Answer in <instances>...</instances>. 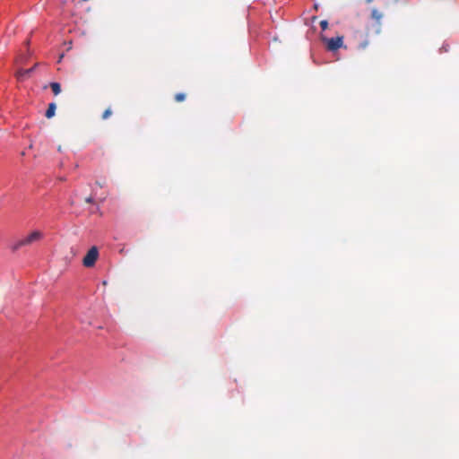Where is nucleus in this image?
I'll list each match as a JSON object with an SVG mask.
<instances>
[{"instance_id":"f257e3e1","label":"nucleus","mask_w":459,"mask_h":459,"mask_svg":"<svg viewBox=\"0 0 459 459\" xmlns=\"http://www.w3.org/2000/svg\"><path fill=\"white\" fill-rule=\"evenodd\" d=\"M43 238V233L39 230H34L31 233H30L28 236L17 240L13 246L12 249L13 251L19 249L22 247L24 246H30L35 242H38L41 240Z\"/></svg>"},{"instance_id":"f03ea898","label":"nucleus","mask_w":459,"mask_h":459,"mask_svg":"<svg viewBox=\"0 0 459 459\" xmlns=\"http://www.w3.org/2000/svg\"><path fill=\"white\" fill-rule=\"evenodd\" d=\"M98 257H99L98 247L93 246L89 249V251L83 257L82 264L87 268H91L95 264L96 261L98 260Z\"/></svg>"},{"instance_id":"7ed1b4c3","label":"nucleus","mask_w":459,"mask_h":459,"mask_svg":"<svg viewBox=\"0 0 459 459\" xmlns=\"http://www.w3.org/2000/svg\"><path fill=\"white\" fill-rule=\"evenodd\" d=\"M322 39L326 43V48L329 51H336L343 46L342 36H338L331 39L322 38Z\"/></svg>"},{"instance_id":"20e7f679","label":"nucleus","mask_w":459,"mask_h":459,"mask_svg":"<svg viewBox=\"0 0 459 459\" xmlns=\"http://www.w3.org/2000/svg\"><path fill=\"white\" fill-rule=\"evenodd\" d=\"M371 18L377 22L375 33L379 34L381 32V19L383 18V13L377 9L374 8L371 11Z\"/></svg>"},{"instance_id":"39448f33","label":"nucleus","mask_w":459,"mask_h":459,"mask_svg":"<svg viewBox=\"0 0 459 459\" xmlns=\"http://www.w3.org/2000/svg\"><path fill=\"white\" fill-rule=\"evenodd\" d=\"M37 65L30 69H21L16 73V77L19 81H23L28 78L30 74L34 71Z\"/></svg>"},{"instance_id":"423d86ee","label":"nucleus","mask_w":459,"mask_h":459,"mask_svg":"<svg viewBox=\"0 0 459 459\" xmlns=\"http://www.w3.org/2000/svg\"><path fill=\"white\" fill-rule=\"evenodd\" d=\"M56 108V106L55 103H53V102L49 103L48 104V109L46 111V115H45L46 117L51 118L52 117H54Z\"/></svg>"},{"instance_id":"0eeeda50","label":"nucleus","mask_w":459,"mask_h":459,"mask_svg":"<svg viewBox=\"0 0 459 459\" xmlns=\"http://www.w3.org/2000/svg\"><path fill=\"white\" fill-rule=\"evenodd\" d=\"M50 88L55 95H57L61 92V85L58 82H51Z\"/></svg>"},{"instance_id":"6e6552de","label":"nucleus","mask_w":459,"mask_h":459,"mask_svg":"<svg viewBox=\"0 0 459 459\" xmlns=\"http://www.w3.org/2000/svg\"><path fill=\"white\" fill-rule=\"evenodd\" d=\"M174 98L177 102H182L186 100V95L183 92H179V93H177Z\"/></svg>"},{"instance_id":"1a4fd4ad","label":"nucleus","mask_w":459,"mask_h":459,"mask_svg":"<svg viewBox=\"0 0 459 459\" xmlns=\"http://www.w3.org/2000/svg\"><path fill=\"white\" fill-rule=\"evenodd\" d=\"M369 45V40L368 39H364L362 41H360L358 45V48L359 49H365L368 48V46Z\"/></svg>"},{"instance_id":"9d476101","label":"nucleus","mask_w":459,"mask_h":459,"mask_svg":"<svg viewBox=\"0 0 459 459\" xmlns=\"http://www.w3.org/2000/svg\"><path fill=\"white\" fill-rule=\"evenodd\" d=\"M112 115V110L110 108H108L102 114V119H108Z\"/></svg>"},{"instance_id":"9b49d317","label":"nucleus","mask_w":459,"mask_h":459,"mask_svg":"<svg viewBox=\"0 0 459 459\" xmlns=\"http://www.w3.org/2000/svg\"><path fill=\"white\" fill-rule=\"evenodd\" d=\"M320 27L323 30H325L328 28V22L326 20L321 21Z\"/></svg>"},{"instance_id":"f8f14e48","label":"nucleus","mask_w":459,"mask_h":459,"mask_svg":"<svg viewBox=\"0 0 459 459\" xmlns=\"http://www.w3.org/2000/svg\"><path fill=\"white\" fill-rule=\"evenodd\" d=\"M85 203H87V204H92V203H93V196H92V195H91V196H89V197L85 198Z\"/></svg>"},{"instance_id":"ddd939ff","label":"nucleus","mask_w":459,"mask_h":459,"mask_svg":"<svg viewBox=\"0 0 459 459\" xmlns=\"http://www.w3.org/2000/svg\"><path fill=\"white\" fill-rule=\"evenodd\" d=\"M96 184L100 186V187H103L104 186V184H102L101 182L100 181H96Z\"/></svg>"},{"instance_id":"4468645a","label":"nucleus","mask_w":459,"mask_h":459,"mask_svg":"<svg viewBox=\"0 0 459 459\" xmlns=\"http://www.w3.org/2000/svg\"><path fill=\"white\" fill-rule=\"evenodd\" d=\"M366 1H367V3H371V2H373V0H366Z\"/></svg>"}]
</instances>
